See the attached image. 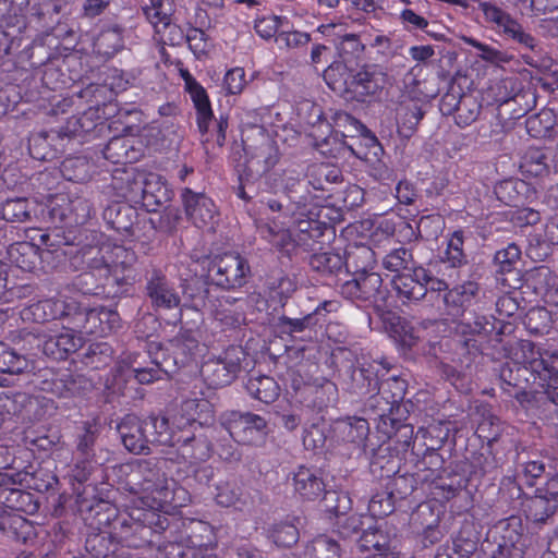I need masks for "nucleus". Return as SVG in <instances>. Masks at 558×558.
Here are the masks:
<instances>
[{
  "instance_id": "dca6fc26",
  "label": "nucleus",
  "mask_w": 558,
  "mask_h": 558,
  "mask_svg": "<svg viewBox=\"0 0 558 558\" xmlns=\"http://www.w3.org/2000/svg\"><path fill=\"white\" fill-rule=\"evenodd\" d=\"M119 314L105 306L82 307L73 314L72 324L87 333L104 335L119 326Z\"/></svg>"
},
{
  "instance_id": "c85d7f7f",
  "label": "nucleus",
  "mask_w": 558,
  "mask_h": 558,
  "mask_svg": "<svg viewBox=\"0 0 558 558\" xmlns=\"http://www.w3.org/2000/svg\"><path fill=\"white\" fill-rule=\"evenodd\" d=\"M494 193L501 203L511 207L526 205L535 196L532 186L520 179H507L498 182L494 187Z\"/></svg>"
},
{
  "instance_id": "6e6d98bb",
  "label": "nucleus",
  "mask_w": 558,
  "mask_h": 558,
  "mask_svg": "<svg viewBox=\"0 0 558 558\" xmlns=\"http://www.w3.org/2000/svg\"><path fill=\"white\" fill-rule=\"evenodd\" d=\"M92 165L86 157H68L60 166L62 177L72 182H85L92 177Z\"/></svg>"
},
{
  "instance_id": "b1692460",
  "label": "nucleus",
  "mask_w": 558,
  "mask_h": 558,
  "mask_svg": "<svg viewBox=\"0 0 558 558\" xmlns=\"http://www.w3.org/2000/svg\"><path fill=\"white\" fill-rule=\"evenodd\" d=\"M181 197L187 218L197 228H202L214 220L216 206L204 193H196L185 187L182 190Z\"/></svg>"
},
{
  "instance_id": "7ed1b4c3",
  "label": "nucleus",
  "mask_w": 558,
  "mask_h": 558,
  "mask_svg": "<svg viewBox=\"0 0 558 558\" xmlns=\"http://www.w3.org/2000/svg\"><path fill=\"white\" fill-rule=\"evenodd\" d=\"M161 463L157 459H137L122 465L125 484L131 493L150 496L156 508L181 506L179 495L185 490L177 488V482L166 476Z\"/></svg>"
},
{
  "instance_id": "58836bf2",
  "label": "nucleus",
  "mask_w": 558,
  "mask_h": 558,
  "mask_svg": "<svg viewBox=\"0 0 558 558\" xmlns=\"http://www.w3.org/2000/svg\"><path fill=\"white\" fill-rule=\"evenodd\" d=\"M113 541V530L111 532L89 533L85 539V549L89 558H121L123 553L118 554L116 551Z\"/></svg>"
},
{
  "instance_id": "f257e3e1",
  "label": "nucleus",
  "mask_w": 558,
  "mask_h": 558,
  "mask_svg": "<svg viewBox=\"0 0 558 558\" xmlns=\"http://www.w3.org/2000/svg\"><path fill=\"white\" fill-rule=\"evenodd\" d=\"M68 244L81 246L82 256L90 270L80 275L81 281L87 282L92 276H98L101 280L100 287L124 286L129 283L130 277L125 274L136 263V253L123 245L105 242L101 232L88 229L78 231Z\"/></svg>"
},
{
  "instance_id": "72a5a7b5",
  "label": "nucleus",
  "mask_w": 558,
  "mask_h": 558,
  "mask_svg": "<svg viewBox=\"0 0 558 558\" xmlns=\"http://www.w3.org/2000/svg\"><path fill=\"white\" fill-rule=\"evenodd\" d=\"M172 197V191L166 181L157 174H149L142 187V204L147 211H157Z\"/></svg>"
},
{
  "instance_id": "9d476101",
  "label": "nucleus",
  "mask_w": 558,
  "mask_h": 558,
  "mask_svg": "<svg viewBox=\"0 0 558 558\" xmlns=\"http://www.w3.org/2000/svg\"><path fill=\"white\" fill-rule=\"evenodd\" d=\"M221 426L234 441L252 445L266 434L267 422L258 414L231 411L221 416Z\"/></svg>"
},
{
  "instance_id": "0eeeda50",
  "label": "nucleus",
  "mask_w": 558,
  "mask_h": 558,
  "mask_svg": "<svg viewBox=\"0 0 558 558\" xmlns=\"http://www.w3.org/2000/svg\"><path fill=\"white\" fill-rule=\"evenodd\" d=\"M94 206L86 195H56L43 210L45 218L56 228H73L85 225L94 214Z\"/></svg>"
},
{
  "instance_id": "a18cd8bd",
  "label": "nucleus",
  "mask_w": 558,
  "mask_h": 558,
  "mask_svg": "<svg viewBox=\"0 0 558 558\" xmlns=\"http://www.w3.org/2000/svg\"><path fill=\"white\" fill-rule=\"evenodd\" d=\"M304 395L308 407L322 411L336 402L338 390L335 384L325 381L322 385L307 386Z\"/></svg>"
},
{
  "instance_id": "052dcab7",
  "label": "nucleus",
  "mask_w": 558,
  "mask_h": 558,
  "mask_svg": "<svg viewBox=\"0 0 558 558\" xmlns=\"http://www.w3.org/2000/svg\"><path fill=\"white\" fill-rule=\"evenodd\" d=\"M385 269L392 272H408L417 267L410 250L401 246L390 251L383 259Z\"/></svg>"
},
{
  "instance_id": "f8f14e48",
  "label": "nucleus",
  "mask_w": 558,
  "mask_h": 558,
  "mask_svg": "<svg viewBox=\"0 0 558 558\" xmlns=\"http://www.w3.org/2000/svg\"><path fill=\"white\" fill-rule=\"evenodd\" d=\"M145 294L156 310H173L181 305V296L173 282L160 268L146 270Z\"/></svg>"
},
{
  "instance_id": "423d86ee",
  "label": "nucleus",
  "mask_w": 558,
  "mask_h": 558,
  "mask_svg": "<svg viewBox=\"0 0 558 558\" xmlns=\"http://www.w3.org/2000/svg\"><path fill=\"white\" fill-rule=\"evenodd\" d=\"M242 142L245 155L243 170L247 175L258 177V185H265L264 181L269 175L268 172L280 159L277 143L263 128H253Z\"/></svg>"
},
{
  "instance_id": "1a4fd4ad",
  "label": "nucleus",
  "mask_w": 558,
  "mask_h": 558,
  "mask_svg": "<svg viewBox=\"0 0 558 558\" xmlns=\"http://www.w3.org/2000/svg\"><path fill=\"white\" fill-rule=\"evenodd\" d=\"M245 353L241 347H229L219 356L207 360L201 367V375L209 388L230 385L241 371Z\"/></svg>"
},
{
  "instance_id": "680f3d73",
  "label": "nucleus",
  "mask_w": 558,
  "mask_h": 558,
  "mask_svg": "<svg viewBox=\"0 0 558 558\" xmlns=\"http://www.w3.org/2000/svg\"><path fill=\"white\" fill-rule=\"evenodd\" d=\"M99 425L95 422L84 423L82 433L77 436L76 456L77 458L94 459L95 445L99 436Z\"/></svg>"
},
{
  "instance_id": "bf43d9fd",
  "label": "nucleus",
  "mask_w": 558,
  "mask_h": 558,
  "mask_svg": "<svg viewBox=\"0 0 558 558\" xmlns=\"http://www.w3.org/2000/svg\"><path fill=\"white\" fill-rule=\"evenodd\" d=\"M478 537L473 525L465 522L453 538V551L458 558H471L476 551Z\"/></svg>"
},
{
  "instance_id": "2eb2a0df",
  "label": "nucleus",
  "mask_w": 558,
  "mask_h": 558,
  "mask_svg": "<svg viewBox=\"0 0 558 558\" xmlns=\"http://www.w3.org/2000/svg\"><path fill=\"white\" fill-rule=\"evenodd\" d=\"M78 308L74 299H46L28 305L22 311L25 320L44 324L47 322L70 318L72 324L73 314Z\"/></svg>"
},
{
  "instance_id": "473e14b6",
  "label": "nucleus",
  "mask_w": 558,
  "mask_h": 558,
  "mask_svg": "<svg viewBox=\"0 0 558 558\" xmlns=\"http://www.w3.org/2000/svg\"><path fill=\"white\" fill-rule=\"evenodd\" d=\"M319 308L301 316L283 313L277 318L275 327L280 335L304 339L306 333H311L317 325V312Z\"/></svg>"
},
{
  "instance_id": "6ab92c4d",
  "label": "nucleus",
  "mask_w": 558,
  "mask_h": 558,
  "mask_svg": "<svg viewBox=\"0 0 558 558\" xmlns=\"http://www.w3.org/2000/svg\"><path fill=\"white\" fill-rule=\"evenodd\" d=\"M194 558H219L213 526L204 521H191L181 534Z\"/></svg>"
},
{
  "instance_id": "ea45409f",
  "label": "nucleus",
  "mask_w": 558,
  "mask_h": 558,
  "mask_svg": "<svg viewBox=\"0 0 558 558\" xmlns=\"http://www.w3.org/2000/svg\"><path fill=\"white\" fill-rule=\"evenodd\" d=\"M104 217L112 229L118 232L130 233L134 221L137 219V213L129 204L117 203L105 209Z\"/></svg>"
},
{
  "instance_id": "e2e57ef3",
  "label": "nucleus",
  "mask_w": 558,
  "mask_h": 558,
  "mask_svg": "<svg viewBox=\"0 0 558 558\" xmlns=\"http://www.w3.org/2000/svg\"><path fill=\"white\" fill-rule=\"evenodd\" d=\"M498 32L524 48L533 50L536 47V39L530 33H526L522 25L509 13L498 28Z\"/></svg>"
},
{
  "instance_id": "7c9ffc66",
  "label": "nucleus",
  "mask_w": 558,
  "mask_h": 558,
  "mask_svg": "<svg viewBox=\"0 0 558 558\" xmlns=\"http://www.w3.org/2000/svg\"><path fill=\"white\" fill-rule=\"evenodd\" d=\"M48 386L44 388L60 398H72L81 395L89 387V381L81 374H74L69 369H63L53 375L50 381H45Z\"/></svg>"
},
{
  "instance_id": "864d4df0",
  "label": "nucleus",
  "mask_w": 558,
  "mask_h": 558,
  "mask_svg": "<svg viewBox=\"0 0 558 558\" xmlns=\"http://www.w3.org/2000/svg\"><path fill=\"white\" fill-rule=\"evenodd\" d=\"M343 257L335 252H319L310 256L308 265L323 277H332L343 268Z\"/></svg>"
},
{
  "instance_id": "6e6552de",
  "label": "nucleus",
  "mask_w": 558,
  "mask_h": 558,
  "mask_svg": "<svg viewBox=\"0 0 558 558\" xmlns=\"http://www.w3.org/2000/svg\"><path fill=\"white\" fill-rule=\"evenodd\" d=\"M250 274L248 262L236 253L215 255L207 268V276L211 283L223 290L244 287Z\"/></svg>"
},
{
  "instance_id": "338daca9",
  "label": "nucleus",
  "mask_w": 558,
  "mask_h": 558,
  "mask_svg": "<svg viewBox=\"0 0 558 558\" xmlns=\"http://www.w3.org/2000/svg\"><path fill=\"white\" fill-rule=\"evenodd\" d=\"M113 350L107 342H94L88 345L83 353L82 362L86 366L100 368L106 366L112 360Z\"/></svg>"
},
{
  "instance_id": "c03bdc74",
  "label": "nucleus",
  "mask_w": 558,
  "mask_h": 558,
  "mask_svg": "<svg viewBox=\"0 0 558 558\" xmlns=\"http://www.w3.org/2000/svg\"><path fill=\"white\" fill-rule=\"evenodd\" d=\"M245 388L251 397L264 403H272L280 396V387L270 376L251 377Z\"/></svg>"
},
{
  "instance_id": "4d7b16f0",
  "label": "nucleus",
  "mask_w": 558,
  "mask_h": 558,
  "mask_svg": "<svg viewBox=\"0 0 558 558\" xmlns=\"http://www.w3.org/2000/svg\"><path fill=\"white\" fill-rule=\"evenodd\" d=\"M523 348H527L531 352V359L524 363L529 368V374L537 375L543 380L558 375V371L553 365L555 362L553 356L545 359L538 351L535 353V345L531 342H527Z\"/></svg>"
},
{
  "instance_id": "ddd939ff",
  "label": "nucleus",
  "mask_w": 558,
  "mask_h": 558,
  "mask_svg": "<svg viewBox=\"0 0 558 558\" xmlns=\"http://www.w3.org/2000/svg\"><path fill=\"white\" fill-rule=\"evenodd\" d=\"M147 353L150 357V362L147 365L141 362L143 356L140 353H134L128 357L129 366L134 373L136 380L143 385L161 379L162 375H166L165 367L161 365L162 360H172V354L168 350V342L165 347L157 342H150Z\"/></svg>"
},
{
  "instance_id": "f704fd0d",
  "label": "nucleus",
  "mask_w": 558,
  "mask_h": 558,
  "mask_svg": "<svg viewBox=\"0 0 558 558\" xmlns=\"http://www.w3.org/2000/svg\"><path fill=\"white\" fill-rule=\"evenodd\" d=\"M186 90L196 109L198 130L204 135L209 131L214 118L208 95L193 76L186 77Z\"/></svg>"
},
{
  "instance_id": "5fc2aeb1",
  "label": "nucleus",
  "mask_w": 558,
  "mask_h": 558,
  "mask_svg": "<svg viewBox=\"0 0 558 558\" xmlns=\"http://www.w3.org/2000/svg\"><path fill=\"white\" fill-rule=\"evenodd\" d=\"M424 111L417 102L402 105L398 110V132L403 137H411L415 132Z\"/></svg>"
},
{
  "instance_id": "49530a36",
  "label": "nucleus",
  "mask_w": 558,
  "mask_h": 558,
  "mask_svg": "<svg viewBox=\"0 0 558 558\" xmlns=\"http://www.w3.org/2000/svg\"><path fill=\"white\" fill-rule=\"evenodd\" d=\"M421 481L430 483L435 489L441 490V497L447 500L465 487V480L460 474H452L447 470H442V473H437L435 476L424 474L421 476Z\"/></svg>"
},
{
  "instance_id": "2f4dec72",
  "label": "nucleus",
  "mask_w": 558,
  "mask_h": 558,
  "mask_svg": "<svg viewBox=\"0 0 558 558\" xmlns=\"http://www.w3.org/2000/svg\"><path fill=\"white\" fill-rule=\"evenodd\" d=\"M292 485L294 493L304 500H316L325 492V483L319 472L303 465L292 473Z\"/></svg>"
},
{
  "instance_id": "5701e85b",
  "label": "nucleus",
  "mask_w": 558,
  "mask_h": 558,
  "mask_svg": "<svg viewBox=\"0 0 558 558\" xmlns=\"http://www.w3.org/2000/svg\"><path fill=\"white\" fill-rule=\"evenodd\" d=\"M143 426L144 421L135 415H126L117 426L124 448L131 453L149 454L151 452L148 436Z\"/></svg>"
},
{
  "instance_id": "603ef678",
  "label": "nucleus",
  "mask_w": 558,
  "mask_h": 558,
  "mask_svg": "<svg viewBox=\"0 0 558 558\" xmlns=\"http://www.w3.org/2000/svg\"><path fill=\"white\" fill-rule=\"evenodd\" d=\"M33 367L29 360L12 350L7 343L0 341V373L19 375Z\"/></svg>"
},
{
  "instance_id": "4c0bfd02",
  "label": "nucleus",
  "mask_w": 558,
  "mask_h": 558,
  "mask_svg": "<svg viewBox=\"0 0 558 558\" xmlns=\"http://www.w3.org/2000/svg\"><path fill=\"white\" fill-rule=\"evenodd\" d=\"M343 267L353 275L372 272L376 266L375 252L367 245L350 246L343 257Z\"/></svg>"
},
{
  "instance_id": "3c124183",
  "label": "nucleus",
  "mask_w": 558,
  "mask_h": 558,
  "mask_svg": "<svg viewBox=\"0 0 558 558\" xmlns=\"http://www.w3.org/2000/svg\"><path fill=\"white\" fill-rule=\"evenodd\" d=\"M143 11L149 23L160 33L171 23L173 4L171 0H149V4L143 7Z\"/></svg>"
},
{
  "instance_id": "393cba45",
  "label": "nucleus",
  "mask_w": 558,
  "mask_h": 558,
  "mask_svg": "<svg viewBox=\"0 0 558 558\" xmlns=\"http://www.w3.org/2000/svg\"><path fill=\"white\" fill-rule=\"evenodd\" d=\"M429 278V269L417 266L408 272L397 275L392 284L399 296L418 301L427 295L426 279Z\"/></svg>"
},
{
  "instance_id": "de8ad7c7",
  "label": "nucleus",
  "mask_w": 558,
  "mask_h": 558,
  "mask_svg": "<svg viewBox=\"0 0 558 558\" xmlns=\"http://www.w3.org/2000/svg\"><path fill=\"white\" fill-rule=\"evenodd\" d=\"M488 325L489 323L485 317H476L473 324L463 322L459 323L456 327V330L463 337L459 340L462 349H464L469 354H475L480 352L478 341L473 337L476 335L478 336L486 333L488 331Z\"/></svg>"
},
{
  "instance_id": "4be33fe9",
  "label": "nucleus",
  "mask_w": 558,
  "mask_h": 558,
  "mask_svg": "<svg viewBox=\"0 0 558 558\" xmlns=\"http://www.w3.org/2000/svg\"><path fill=\"white\" fill-rule=\"evenodd\" d=\"M381 284V277L375 271L353 275L352 279L340 286V293L352 301H375Z\"/></svg>"
},
{
  "instance_id": "39448f33",
  "label": "nucleus",
  "mask_w": 558,
  "mask_h": 558,
  "mask_svg": "<svg viewBox=\"0 0 558 558\" xmlns=\"http://www.w3.org/2000/svg\"><path fill=\"white\" fill-rule=\"evenodd\" d=\"M327 85L347 100L364 102L375 96L384 84V75L371 69L355 71L342 63H331L324 71Z\"/></svg>"
},
{
  "instance_id": "79ce46f5",
  "label": "nucleus",
  "mask_w": 558,
  "mask_h": 558,
  "mask_svg": "<svg viewBox=\"0 0 558 558\" xmlns=\"http://www.w3.org/2000/svg\"><path fill=\"white\" fill-rule=\"evenodd\" d=\"M558 505L550 497L535 495L524 502L526 519L535 524H545L557 511Z\"/></svg>"
},
{
  "instance_id": "cd10ccee",
  "label": "nucleus",
  "mask_w": 558,
  "mask_h": 558,
  "mask_svg": "<svg viewBox=\"0 0 558 558\" xmlns=\"http://www.w3.org/2000/svg\"><path fill=\"white\" fill-rule=\"evenodd\" d=\"M10 477L0 475V501L7 509L26 514H34L39 509L35 495L19 488H11L7 485Z\"/></svg>"
},
{
  "instance_id": "8fccbe9b",
  "label": "nucleus",
  "mask_w": 558,
  "mask_h": 558,
  "mask_svg": "<svg viewBox=\"0 0 558 558\" xmlns=\"http://www.w3.org/2000/svg\"><path fill=\"white\" fill-rule=\"evenodd\" d=\"M520 170L527 177H545L549 173V163L546 153L541 148L530 147L520 162Z\"/></svg>"
},
{
  "instance_id": "c756f323",
  "label": "nucleus",
  "mask_w": 558,
  "mask_h": 558,
  "mask_svg": "<svg viewBox=\"0 0 558 558\" xmlns=\"http://www.w3.org/2000/svg\"><path fill=\"white\" fill-rule=\"evenodd\" d=\"M144 421V430H146L149 444L159 446L174 447L177 438L181 434L183 423H177L170 426L166 416L150 415Z\"/></svg>"
},
{
  "instance_id": "c9c22d12",
  "label": "nucleus",
  "mask_w": 558,
  "mask_h": 558,
  "mask_svg": "<svg viewBox=\"0 0 558 558\" xmlns=\"http://www.w3.org/2000/svg\"><path fill=\"white\" fill-rule=\"evenodd\" d=\"M361 551H373L365 558H399V551L391 545L388 536L378 530L364 531L359 539Z\"/></svg>"
},
{
  "instance_id": "37998d69",
  "label": "nucleus",
  "mask_w": 558,
  "mask_h": 558,
  "mask_svg": "<svg viewBox=\"0 0 558 558\" xmlns=\"http://www.w3.org/2000/svg\"><path fill=\"white\" fill-rule=\"evenodd\" d=\"M104 157L112 163H129L136 160L133 141L128 136H114L102 150Z\"/></svg>"
},
{
  "instance_id": "69168bd1",
  "label": "nucleus",
  "mask_w": 558,
  "mask_h": 558,
  "mask_svg": "<svg viewBox=\"0 0 558 558\" xmlns=\"http://www.w3.org/2000/svg\"><path fill=\"white\" fill-rule=\"evenodd\" d=\"M524 325L532 335H548L551 329L550 312L545 307H533L526 313Z\"/></svg>"
},
{
  "instance_id": "9b49d317",
  "label": "nucleus",
  "mask_w": 558,
  "mask_h": 558,
  "mask_svg": "<svg viewBox=\"0 0 558 558\" xmlns=\"http://www.w3.org/2000/svg\"><path fill=\"white\" fill-rule=\"evenodd\" d=\"M208 432L209 429L195 420L184 421L174 447H178L185 459L205 461L209 459L213 447Z\"/></svg>"
},
{
  "instance_id": "e433bc0d",
  "label": "nucleus",
  "mask_w": 558,
  "mask_h": 558,
  "mask_svg": "<svg viewBox=\"0 0 558 558\" xmlns=\"http://www.w3.org/2000/svg\"><path fill=\"white\" fill-rule=\"evenodd\" d=\"M184 305L195 311L208 310L214 303L210 300V289L207 281L194 277L184 279L181 283Z\"/></svg>"
},
{
  "instance_id": "774afa93",
  "label": "nucleus",
  "mask_w": 558,
  "mask_h": 558,
  "mask_svg": "<svg viewBox=\"0 0 558 558\" xmlns=\"http://www.w3.org/2000/svg\"><path fill=\"white\" fill-rule=\"evenodd\" d=\"M521 537V534L515 530H507L506 534L501 536V542L498 543L492 558H522Z\"/></svg>"
},
{
  "instance_id": "a211bd4d",
  "label": "nucleus",
  "mask_w": 558,
  "mask_h": 558,
  "mask_svg": "<svg viewBox=\"0 0 558 558\" xmlns=\"http://www.w3.org/2000/svg\"><path fill=\"white\" fill-rule=\"evenodd\" d=\"M376 393L368 399V405L376 411L378 416L393 414L399 409L407 392V381L400 377L392 376L380 384Z\"/></svg>"
},
{
  "instance_id": "412c9836",
  "label": "nucleus",
  "mask_w": 558,
  "mask_h": 558,
  "mask_svg": "<svg viewBox=\"0 0 558 558\" xmlns=\"http://www.w3.org/2000/svg\"><path fill=\"white\" fill-rule=\"evenodd\" d=\"M478 290V284L474 281H465L447 290L441 296L442 307L439 306L440 314L451 319L462 317L472 305Z\"/></svg>"
},
{
  "instance_id": "f03ea898",
  "label": "nucleus",
  "mask_w": 558,
  "mask_h": 558,
  "mask_svg": "<svg viewBox=\"0 0 558 558\" xmlns=\"http://www.w3.org/2000/svg\"><path fill=\"white\" fill-rule=\"evenodd\" d=\"M301 165H291L281 171H274L265 179V185L272 194L283 193L296 209H306L314 203L315 196L310 191H327L330 184L341 180L338 168L327 163L313 165L310 168L308 180Z\"/></svg>"
},
{
  "instance_id": "0e129e2a",
  "label": "nucleus",
  "mask_w": 558,
  "mask_h": 558,
  "mask_svg": "<svg viewBox=\"0 0 558 558\" xmlns=\"http://www.w3.org/2000/svg\"><path fill=\"white\" fill-rule=\"evenodd\" d=\"M352 500L348 493L340 490H326L322 499V507L330 514L340 518L351 510Z\"/></svg>"
},
{
  "instance_id": "bb28decb",
  "label": "nucleus",
  "mask_w": 558,
  "mask_h": 558,
  "mask_svg": "<svg viewBox=\"0 0 558 558\" xmlns=\"http://www.w3.org/2000/svg\"><path fill=\"white\" fill-rule=\"evenodd\" d=\"M84 344V339L73 329H65L63 332L45 339L38 347L45 355L53 360H65L70 353L76 352Z\"/></svg>"
},
{
  "instance_id": "f3484780",
  "label": "nucleus",
  "mask_w": 558,
  "mask_h": 558,
  "mask_svg": "<svg viewBox=\"0 0 558 558\" xmlns=\"http://www.w3.org/2000/svg\"><path fill=\"white\" fill-rule=\"evenodd\" d=\"M198 347L199 341L193 330H181L170 339L168 341V350L172 354V360H162L161 362L166 375L169 376L179 368L190 365L195 360Z\"/></svg>"
},
{
  "instance_id": "a878e982",
  "label": "nucleus",
  "mask_w": 558,
  "mask_h": 558,
  "mask_svg": "<svg viewBox=\"0 0 558 558\" xmlns=\"http://www.w3.org/2000/svg\"><path fill=\"white\" fill-rule=\"evenodd\" d=\"M529 368L514 362H506L498 369L501 389L517 400L526 397Z\"/></svg>"
},
{
  "instance_id": "09e8293b",
  "label": "nucleus",
  "mask_w": 558,
  "mask_h": 558,
  "mask_svg": "<svg viewBox=\"0 0 558 558\" xmlns=\"http://www.w3.org/2000/svg\"><path fill=\"white\" fill-rule=\"evenodd\" d=\"M337 49L341 58L339 63L348 68H351L353 64H359L364 59L365 45L355 34L340 36Z\"/></svg>"
},
{
  "instance_id": "13d9d810",
  "label": "nucleus",
  "mask_w": 558,
  "mask_h": 558,
  "mask_svg": "<svg viewBox=\"0 0 558 558\" xmlns=\"http://www.w3.org/2000/svg\"><path fill=\"white\" fill-rule=\"evenodd\" d=\"M0 215L8 222L22 223L31 221V203L24 197L7 199L1 206Z\"/></svg>"
},
{
  "instance_id": "4468645a",
  "label": "nucleus",
  "mask_w": 558,
  "mask_h": 558,
  "mask_svg": "<svg viewBox=\"0 0 558 558\" xmlns=\"http://www.w3.org/2000/svg\"><path fill=\"white\" fill-rule=\"evenodd\" d=\"M326 208H320L317 213L312 209L307 213H301L300 218L295 221V241L299 246L313 250L315 243L323 244L324 239H329L333 233V228L323 221L320 218L327 217L324 214Z\"/></svg>"
},
{
  "instance_id": "aec40b11",
  "label": "nucleus",
  "mask_w": 558,
  "mask_h": 558,
  "mask_svg": "<svg viewBox=\"0 0 558 558\" xmlns=\"http://www.w3.org/2000/svg\"><path fill=\"white\" fill-rule=\"evenodd\" d=\"M339 376L345 388L356 396L369 395L378 388V377L372 364L355 367L351 360L339 368Z\"/></svg>"
},
{
  "instance_id": "20e7f679",
  "label": "nucleus",
  "mask_w": 558,
  "mask_h": 558,
  "mask_svg": "<svg viewBox=\"0 0 558 558\" xmlns=\"http://www.w3.org/2000/svg\"><path fill=\"white\" fill-rule=\"evenodd\" d=\"M168 518L149 510H134L128 517H119L112 523L114 541L129 548H145L168 527Z\"/></svg>"
},
{
  "instance_id": "a19ab883",
  "label": "nucleus",
  "mask_w": 558,
  "mask_h": 558,
  "mask_svg": "<svg viewBox=\"0 0 558 558\" xmlns=\"http://www.w3.org/2000/svg\"><path fill=\"white\" fill-rule=\"evenodd\" d=\"M123 28L112 25L102 29L94 39V51L105 58H111L123 48Z\"/></svg>"
}]
</instances>
